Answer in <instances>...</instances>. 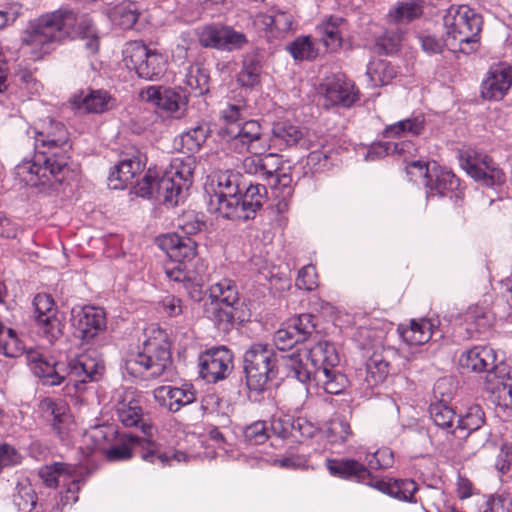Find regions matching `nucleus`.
I'll return each instance as SVG.
<instances>
[{
	"label": "nucleus",
	"mask_w": 512,
	"mask_h": 512,
	"mask_svg": "<svg viewBox=\"0 0 512 512\" xmlns=\"http://www.w3.org/2000/svg\"><path fill=\"white\" fill-rule=\"evenodd\" d=\"M209 76L198 64H191L185 68L184 84L195 95H203L208 92Z\"/></svg>",
	"instance_id": "49"
},
{
	"label": "nucleus",
	"mask_w": 512,
	"mask_h": 512,
	"mask_svg": "<svg viewBox=\"0 0 512 512\" xmlns=\"http://www.w3.org/2000/svg\"><path fill=\"white\" fill-rule=\"evenodd\" d=\"M437 327L435 321L427 318L412 319L408 325L398 326V333L404 343L409 346H420L427 343Z\"/></svg>",
	"instance_id": "35"
},
{
	"label": "nucleus",
	"mask_w": 512,
	"mask_h": 512,
	"mask_svg": "<svg viewBox=\"0 0 512 512\" xmlns=\"http://www.w3.org/2000/svg\"><path fill=\"white\" fill-rule=\"evenodd\" d=\"M70 104L75 112L82 114H101L116 105V100L105 90H90L74 95Z\"/></svg>",
	"instance_id": "31"
},
{
	"label": "nucleus",
	"mask_w": 512,
	"mask_h": 512,
	"mask_svg": "<svg viewBox=\"0 0 512 512\" xmlns=\"http://www.w3.org/2000/svg\"><path fill=\"white\" fill-rule=\"evenodd\" d=\"M196 159L192 155L174 157L160 178L159 189L165 193V203L176 205L185 197L193 183Z\"/></svg>",
	"instance_id": "11"
},
{
	"label": "nucleus",
	"mask_w": 512,
	"mask_h": 512,
	"mask_svg": "<svg viewBox=\"0 0 512 512\" xmlns=\"http://www.w3.org/2000/svg\"><path fill=\"white\" fill-rule=\"evenodd\" d=\"M290 329L298 333L299 341H305L307 337L313 332L315 324L312 321L310 314H301L290 318L287 323Z\"/></svg>",
	"instance_id": "60"
},
{
	"label": "nucleus",
	"mask_w": 512,
	"mask_h": 512,
	"mask_svg": "<svg viewBox=\"0 0 512 512\" xmlns=\"http://www.w3.org/2000/svg\"><path fill=\"white\" fill-rule=\"evenodd\" d=\"M351 435L349 423L340 417L332 419L327 426L326 436L331 443H343Z\"/></svg>",
	"instance_id": "59"
},
{
	"label": "nucleus",
	"mask_w": 512,
	"mask_h": 512,
	"mask_svg": "<svg viewBox=\"0 0 512 512\" xmlns=\"http://www.w3.org/2000/svg\"><path fill=\"white\" fill-rule=\"evenodd\" d=\"M33 306L38 331L53 343L62 336L65 327L53 298L48 294H37L34 297Z\"/></svg>",
	"instance_id": "20"
},
{
	"label": "nucleus",
	"mask_w": 512,
	"mask_h": 512,
	"mask_svg": "<svg viewBox=\"0 0 512 512\" xmlns=\"http://www.w3.org/2000/svg\"><path fill=\"white\" fill-rule=\"evenodd\" d=\"M140 98L164 112L179 118L186 106V97L172 88L148 86L139 93Z\"/></svg>",
	"instance_id": "25"
},
{
	"label": "nucleus",
	"mask_w": 512,
	"mask_h": 512,
	"mask_svg": "<svg viewBox=\"0 0 512 512\" xmlns=\"http://www.w3.org/2000/svg\"><path fill=\"white\" fill-rule=\"evenodd\" d=\"M278 356L271 346L263 343L252 344L244 354L246 383L251 391L261 392L275 377Z\"/></svg>",
	"instance_id": "9"
},
{
	"label": "nucleus",
	"mask_w": 512,
	"mask_h": 512,
	"mask_svg": "<svg viewBox=\"0 0 512 512\" xmlns=\"http://www.w3.org/2000/svg\"><path fill=\"white\" fill-rule=\"evenodd\" d=\"M197 36L201 46L227 52L242 49L248 43L244 33L231 26L215 23L199 28Z\"/></svg>",
	"instance_id": "19"
},
{
	"label": "nucleus",
	"mask_w": 512,
	"mask_h": 512,
	"mask_svg": "<svg viewBox=\"0 0 512 512\" xmlns=\"http://www.w3.org/2000/svg\"><path fill=\"white\" fill-rule=\"evenodd\" d=\"M485 423V415L479 405H472L466 412L457 418L455 431L459 438L467 437L471 432L480 429Z\"/></svg>",
	"instance_id": "42"
},
{
	"label": "nucleus",
	"mask_w": 512,
	"mask_h": 512,
	"mask_svg": "<svg viewBox=\"0 0 512 512\" xmlns=\"http://www.w3.org/2000/svg\"><path fill=\"white\" fill-rule=\"evenodd\" d=\"M26 359L33 374L48 386L60 385L68 378L77 388V383L98 380L105 370L104 362L96 351L82 353L68 363L48 360L35 350H28Z\"/></svg>",
	"instance_id": "2"
},
{
	"label": "nucleus",
	"mask_w": 512,
	"mask_h": 512,
	"mask_svg": "<svg viewBox=\"0 0 512 512\" xmlns=\"http://www.w3.org/2000/svg\"><path fill=\"white\" fill-rule=\"evenodd\" d=\"M512 499L507 494H500L489 497L485 503L480 506L478 512H511Z\"/></svg>",
	"instance_id": "64"
},
{
	"label": "nucleus",
	"mask_w": 512,
	"mask_h": 512,
	"mask_svg": "<svg viewBox=\"0 0 512 512\" xmlns=\"http://www.w3.org/2000/svg\"><path fill=\"white\" fill-rule=\"evenodd\" d=\"M232 366V354L223 346L211 348L199 356L200 376L209 383L224 379Z\"/></svg>",
	"instance_id": "22"
},
{
	"label": "nucleus",
	"mask_w": 512,
	"mask_h": 512,
	"mask_svg": "<svg viewBox=\"0 0 512 512\" xmlns=\"http://www.w3.org/2000/svg\"><path fill=\"white\" fill-rule=\"evenodd\" d=\"M166 333L161 330L153 332L141 348L131 351L125 358L124 367L133 377L143 379L158 378L171 367L172 359Z\"/></svg>",
	"instance_id": "5"
},
{
	"label": "nucleus",
	"mask_w": 512,
	"mask_h": 512,
	"mask_svg": "<svg viewBox=\"0 0 512 512\" xmlns=\"http://www.w3.org/2000/svg\"><path fill=\"white\" fill-rule=\"evenodd\" d=\"M155 400L171 412H177L182 407L193 403L196 399L194 388L185 383L179 387L159 386L153 391Z\"/></svg>",
	"instance_id": "32"
},
{
	"label": "nucleus",
	"mask_w": 512,
	"mask_h": 512,
	"mask_svg": "<svg viewBox=\"0 0 512 512\" xmlns=\"http://www.w3.org/2000/svg\"><path fill=\"white\" fill-rule=\"evenodd\" d=\"M366 74L371 85L378 87L389 84L397 72L388 61L375 59L369 62Z\"/></svg>",
	"instance_id": "46"
},
{
	"label": "nucleus",
	"mask_w": 512,
	"mask_h": 512,
	"mask_svg": "<svg viewBox=\"0 0 512 512\" xmlns=\"http://www.w3.org/2000/svg\"><path fill=\"white\" fill-rule=\"evenodd\" d=\"M145 168L142 154L133 150L121 155L119 162L110 172L108 180L113 189H123Z\"/></svg>",
	"instance_id": "28"
},
{
	"label": "nucleus",
	"mask_w": 512,
	"mask_h": 512,
	"mask_svg": "<svg viewBox=\"0 0 512 512\" xmlns=\"http://www.w3.org/2000/svg\"><path fill=\"white\" fill-rule=\"evenodd\" d=\"M73 325L81 338L90 342L106 329V313L100 307L84 306L72 310Z\"/></svg>",
	"instance_id": "26"
},
{
	"label": "nucleus",
	"mask_w": 512,
	"mask_h": 512,
	"mask_svg": "<svg viewBox=\"0 0 512 512\" xmlns=\"http://www.w3.org/2000/svg\"><path fill=\"white\" fill-rule=\"evenodd\" d=\"M25 351V346L17 333L0 322V354L8 358H17Z\"/></svg>",
	"instance_id": "48"
},
{
	"label": "nucleus",
	"mask_w": 512,
	"mask_h": 512,
	"mask_svg": "<svg viewBox=\"0 0 512 512\" xmlns=\"http://www.w3.org/2000/svg\"><path fill=\"white\" fill-rule=\"evenodd\" d=\"M283 365L287 376L297 379L305 384L318 369L338 367L340 356L336 346L326 340L314 344L312 347L299 348L291 354L282 355Z\"/></svg>",
	"instance_id": "7"
},
{
	"label": "nucleus",
	"mask_w": 512,
	"mask_h": 512,
	"mask_svg": "<svg viewBox=\"0 0 512 512\" xmlns=\"http://www.w3.org/2000/svg\"><path fill=\"white\" fill-rule=\"evenodd\" d=\"M270 149L283 151L287 148L300 144L306 149L311 145L304 139V130L290 121H277L272 125L271 133L268 134Z\"/></svg>",
	"instance_id": "30"
},
{
	"label": "nucleus",
	"mask_w": 512,
	"mask_h": 512,
	"mask_svg": "<svg viewBox=\"0 0 512 512\" xmlns=\"http://www.w3.org/2000/svg\"><path fill=\"white\" fill-rule=\"evenodd\" d=\"M117 419L125 427H136L142 423L143 410L139 395L133 388L116 390L113 396Z\"/></svg>",
	"instance_id": "27"
},
{
	"label": "nucleus",
	"mask_w": 512,
	"mask_h": 512,
	"mask_svg": "<svg viewBox=\"0 0 512 512\" xmlns=\"http://www.w3.org/2000/svg\"><path fill=\"white\" fill-rule=\"evenodd\" d=\"M76 14L65 8L55 10L31 20L22 35V43L41 54L53 44L69 37L74 31Z\"/></svg>",
	"instance_id": "4"
},
{
	"label": "nucleus",
	"mask_w": 512,
	"mask_h": 512,
	"mask_svg": "<svg viewBox=\"0 0 512 512\" xmlns=\"http://www.w3.org/2000/svg\"><path fill=\"white\" fill-rule=\"evenodd\" d=\"M231 151L244 154H263L270 150V140L258 120H245L241 125L223 128Z\"/></svg>",
	"instance_id": "12"
},
{
	"label": "nucleus",
	"mask_w": 512,
	"mask_h": 512,
	"mask_svg": "<svg viewBox=\"0 0 512 512\" xmlns=\"http://www.w3.org/2000/svg\"><path fill=\"white\" fill-rule=\"evenodd\" d=\"M424 128L425 118L423 115L407 118L387 126L383 131L384 137L397 141H386L372 145L366 154V160L373 161L389 154H396L409 163L407 161L408 157H412L417 150L410 138L421 135Z\"/></svg>",
	"instance_id": "8"
},
{
	"label": "nucleus",
	"mask_w": 512,
	"mask_h": 512,
	"mask_svg": "<svg viewBox=\"0 0 512 512\" xmlns=\"http://www.w3.org/2000/svg\"><path fill=\"white\" fill-rule=\"evenodd\" d=\"M27 133L29 137L34 138L35 151L53 159L63 156L65 158V171L68 170L67 152L70 149V144L68 131L63 124L49 120L48 123L43 122L41 128H29Z\"/></svg>",
	"instance_id": "14"
},
{
	"label": "nucleus",
	"mask_w": 512,
	"mask_h": 512,
	"mask_svg": "<svg viewBox=\"0 0 512 512\" xmlns=\"http://www.w3.org/2000/svg\"><path fill=\"white\" fill-rule=\"evenodd\" d=\"M241 175L231 170L218 172L210 183L211 195L208 209L211 213L225 218L231 214L232 206L241 195Z\"/></svg>",
	"instance_id": "15"
},
{
	"label": "nucleus",
	"mask_w": 512,
	"mask_h": 512,
	"mask_svg": "<svg viewBox=\"0 0 512 512\" xmlns=\"http://www.w3.org/2000/svg\"><path fill=\"white\" fill-rule=\"evenodd\" d=\"M422 14L419 0H405L389 11L388 18L394 23H407Z\"/></svg>",
	"instance_id": "54"
},
{
	"label": "nucleus",
	"mask_w": 512,
	"mask_h": 512,
	"mask_svg": "<svg viewBox=\"0 0 512 512\" xmlns=\"http://www.w3.org/2000/svg\"><path fill=\"white\" fill-rule=\"evenodd\" d=\"M261 74V65L255 58H246L243 61L242 69L238 74V82L247 88H252L259 84Z\"/></svg>",
	"instance_id": "58"
},
{
	"label": "nucleus",
	"mask_w": 512,
	"mask_h": 512,
	"mask_svg": "<svg viewBox=\"0 0 512 512\" xmlns=\"http://www.w3.org/2000/svg\"><path fill=\"white\" fill-rule=\"evenodd\" d=\"M69 37H79L83 39L84 47L90 52L95 53L99 48V40L96 36L95 28L89 18L76 16V23L74 24V31Z\"/></svg>",
	"instance_id": "53"
},
{
	"label": "nucleus",
	"mask_w": 512,
	"mask_h": 512,
	"mask_svg": "<svg viewBox=\"0 0 512 512\" xmlns=\"http://www.w3.org/2000/svg\"><path fill=\"white\" fill-rule=\"evenodd\" d=\"M287 50L295 60H310L318 55V49L311 37H298L287 46Z\"/></svg>",
	"instance_id": "57"
},
{
	"label": "nucleus",
	"mask_w": 512,
	"mask_h": 512,
	"mask_svg": "<svg viewBox=\"0 0 512 512\" xmlns=\"http://www.w3.org/2000/svg\"><path fill=\"white\" fill-rule=\"evenodd\" d=\"M38 413L62 441L68 438L75 427L69 406L63 400L42 399L38 404Z\"/></svg>",
	"instance_id": "21"
},
{
	"label": "nucleus",
	"mask_w": 512,
	"mask_h": 512,
	"mask_svg": "<svg viewBox=\"0 0 512 512\" xmlns=\"http://www.w3.org/2000/svg\"><path fill=\"white\" fill-rule=\"evenodd\" d=\"M459 365L468 372H486L484 388L491 401L500 407L512 406V371L506 364L497 363L493 348L477 345L467 349L461 353Z\"/></svg>",
	"instance_id": "3"
},
{
	"label": "nucleus",
	"mask_w": 512,
	"mask_h": 512,
	"mask_svg": "<svg viewBox=\"0 0 512 512\" xmlns=\"http://www.w3.org/2000/svg\"><path fill=\"white\" fill-rule=\"evenodd\" d=\"M460 163L470 177L487 187L500 185L505 180L502 170L485 153L467 149L461 153Z\"/></svg>",
	"instance_id": "18"
},
{
	"label": "nucleus",
	"mask_w": 512,
	"mask_h": 512,
	"mask_svg": "<svg viewBox=\"0 0 512 512\" xmlns=\"http://www.w3.org/2000/svg\"><path fill=\"white\" fill-rule=\"evenodd\" d=\"M159 247L168 257L181 264L191 261L197 254L196 242L187 237L182 238L176 234H168L159 238Z\"/></svg>",
	"instance_id": "34"
},
{
	"label": "nucleus",
	"mask_w": 512,
	"mask_h": 512,
	"mask_svg": "<svg viewBox=\"0 0 512 512\" xmlns=\"http://www.w3.org/2000/svg\"><path fill=\"white\" fill-rule=\"evenodd\" d=\"M395 351L391 348L381 351L376 349L366 362V375L365 383L368 388H372L382 383L390 372V356L394 355Z\"/></svg>",
	"instance_id": "36"
},
{
	"label": "nucleus",
	"mask_w": 512,
	"mask_h": 512,
	"mask_svg": "<svg viewBox=\"0 0 512 512\" xmlns=\"http://www.w3.org/2000/svg\"><path fill=\"white\" fill-rule=\"evenodd\" d=\"M263 203L255 200L246 191L242 196L237 197V204L233 205L231 214L226 219L246 221L254 217L255 213L262 207Z\"/></svg>",
	"instance_id": "50"
},
{
	"label": "nucleus",
	"mask_w": 512,
	"mask_h": 512,
	"mask_svg": "<svg viewBox=\"0 0 512 512\" xmlns=\"http://www.w3.org/2000/svg\"><path fill=\"white\" fill-rule=\"evenodd\" d=\"M245 441L250 445L263 444L269 437L265 422L256 421L247 426L243 431Z\"/></svg>",
	"instance_id": "63"
},
{
	"label": "nucleus",
	"mask_w": 512,
	"mask_h": 512,
	"mask_svg": "<svg viewBox=\"0 0 512 512\" xmlns=\"http://www.w3.org/2000/svg\"><path fill=\"white\" fill-rule=\"evenodd\" d=\"M294 25V16L280 9L273 8L267 12H259L253 17L254 28L269 40L283 38L294 30Z\"/></svg>",
	"instance_id": "23"
},
{
	"label": "nucleus",
	"mask_w": 512,
	"mask_h": 512,
	"mask_svg": "<svg viewBox=\"0 0 512 512\" xmlns=\"http://www.w3.org/2000/svg\"><path fill=\"white\" fill-rule=\"evenodd\" d=\"M243 169L247 174L262 178L272 189L289 187L292 181L283 167L280 156L274 153L246 157L243 160Z\"/></svg>",
	"instance_id": "17"
},
{
	"label": "nucleus",
	"mask_w": 512,
	"mask_h": 512,
	"mask_svg": "<svg viewBox=\"0 0 512 512\" xmlns=\"http://www.w3.org/2000/svg\"><path fill=\"white\" fill-rule=\"evenodd\" d=\"M365 461L371 469H386L393 465V453L388 448L378 449L373 453L368 452L365 456Z\"/></svg>",
	"instance_id": "62"
},
{
	"label": "nucleus",
	"mask_w": 512,
	"mask_h": 512,
	"mask_svg": "<svg viewBox=\"0 0 512 512\" xmlns=\"http://www.w3.org/2000/svg\"><path fill=\"white\" fill-rule=\"evenodd\" d=\"M126 65L133 68L137 75L147 80H156L167 69V58L156 50L149 49L141 41H132L124 50Z\"/></svg>",
	"instance_id": "16"
},
{
	"label": "nucleus",
	"mask_w": 512,
	"mask_h": 512,
	"mask_svg": "<svg viewBox=\"0 0 512 512\" xmlns=\"http://www.w3.org/2000/svg\"><path fill=\"white\" fill-rule=\"evenodd\" d=\"M371 486L406 502H415L414 494L418 489L417 484L411 479H374Z\"/></svg>",
	"instance_id": "38"
},
{
	"label": "nucleus",
	"mask_w": 512,
	"mask_h": 512,
	"mask_svg": "<svg viewBox=\"0 0 512 512\" xmlns=\"http://www.w3.org/2000/svg\"><path fill=\"white\" fill-rule=\"evenodd\" d=\"M342 21V18L331 17L316 27V32L320 37V42L329 51H334L341 46L339 26Z\"/></svg>",
	"instance_id": "45"
},
{
	"label": "nucleus",
	"mask_w": 512,
	"mask_h": 512,
	"mask_svg": "<svg viewBox=\"0 0 512 512\" xmlns=\"http://www.w3.org/2000/svg\"><path fill=\"white\" fill-rule=\"evenodd\" d=\"M325 97L333 105L349 107L357 100V93L351 82L334 78L326 85Z\"/></svg>",
	"instance_id": "40"
},
{
	"label": "nucleus",
	"mask_w": 512,
	"mask_h": 512,
	"mask_svg": "<svg viewBox=\"0 0 512 512\" xmlns=\"http://www.w3.org/2000/svg\"><path fill=\"white\" fill-rule=\"evenodd\" d=\"M113 24L122 29H131L138 20L139 8L135 2L123 1L108 13Z\"/></svg>",
	"instance_id": "44"
},
{
	"label": "nucleus",
	"mask_w": 512,
	"mask_h": 512,
	"mask_svg": "<svg viewBox=\"0 0 512 512\" xmlns=\"http://www.w3.org/2000/svg\"><path fill=\"white\" fill-rule=\"evenodd\" d=\"M482 25V16L468 5H451L444 16L447 49L464 54L476 51Z\"/></svg>",
	"instance_id": "6"
},
{
	"label": "nucleus",
	"mask_w": 512,
	"mask_h": 512,
	"mask_svg": "<svg viewBox=\"0 0 512 512\" xmlns=\"http://www.w3.org/2000/svg\"><path fill=\"white\" fill-rule=\"evenodd\" d=\"M326 467L332 476L346 480H355L371 486L373 478L369 470L352 458L327 459Z\"/></svg>",
	"instance_id": "33"
},
{
	"label": "nucleus",
	"mask_w": 512,
	"mask_h": 512,
	"mask_svg": "<svg viewBox=\"0 0 512 512\" xmlns=\"http://www.w3.org/2000/svg\"><path fill=\"white\" fill-rule=\"evenodd\" d=\"M429 412L436 426L446 430L448 433H457L454 426L457 417L451 406L443 401H439L430 405Z\"/></svg>",
	"instance_id": "51"
},
{
	"label": "nucleus",
	"mask_w": 512,
	"mask_h": 512,
	"mask_svg": "<svg viewBox=\"0 0 512 512\" xmlns=\"http://www.w3.org/2000/svg\"><path fill=\"white\" fill-rule=\"evenodd\" d=\"M388 324L380 319L368 318L353 333V339L362 349L381 344L387 332Z\"/></svg>",
	"instance_id": "37"
},
{
	"label": "nucleus",
	"mask_w": 512,
	"mask_h": 512,
	"mask_svg": "<svg viewBox=\"0 0 512 512\" xmlns=\"http://www.w3.org/2000/svg\"><path fill=\"white\" fill-rule=\"evenodd\" d=\"M210 297L228 308H233L239 301V293L234 280L223 278L209 288Z\"/></svg>",
	"instance_id": "43"
},
{
	"label": "nucleus",
	"mask_w": 512,
	"mask_h": 512,
	"mask_svg": "<svg viewBox=\"0 0 512 512\" xmlns=\"http://www.w3.org/2000/svg\"><path fill=\"white\" fill-rule=\"evenodd\" d=\"M247 111V102L244 98L238 99L234 102H228L220 111V118L224 121L226 126L230 128L234 125H241L244 121V113Z\"/></svg>",
	"instance_id": "56"
},
{
	"label": "nucleus",
	"mask_w": 512,
	"mask_h": 512,
	"mask_svg": "<svg viewBox=\"0 0 512 512\" xmlns=\"http://www.w3.org/2000/svg\"><path fill=\"white\" fill-rule=\"evenodd\" d=\"M495 322V315L488 305L469 306L461 315L460 325L468 338H479L487 334Z\"/></svg>",
	"instance_id": "29"
},
{
	"label": "nucleus",
	"mask_w": 512,
	"mask_h": 512,
	"mask_svg": "<svg viewBox=\"0 0 512 512\" xmlns=\"http://www.w3.org/2000/svg\"><path fill=\"white\" fill-rule=\"evenodd\" d=\"M160 178L155 170L148 169L142 180L134 186V193L143 198L156 197L165 203V193L159 189Z\"/></svg>",
	"instance_id": "52"
},
{
	"label": "nucleus",
	"mask_w": 512,
	"mask_h": 512,
	"mask_svg": "<svg viewBox=\"0 0 512 512\" xmlns=\"http://www.w3.org/2000/svg\"><path fill=\"white\" fill-rule=\"evenodd\" d=\"M203 215L193 211L184 213L178 219V227L187 235H194L205 227Z\"/></svg>",
	"instance_id": "61"
},
{
	"label": "nucleus",
	"mask_w": 512,
	"mask_h": 512,
	"mask_svg": "<svg viewBox=\"0 0 512 512\" xmlns=\"http://www.w3.org/2000/svg\"><path fill=\"white\" fill-rule=\"evenodd\" d=\"M116 434L112 425L90 427L83 434V446L80 449L86 455L100 451L112 462L129 460L134 451H137L144 461L161 466L172 465L173 462H186L189 459V456L182 451H162L154 441L130 434L122 435L121 445L109 446Z\"/></svg>",
	"instance_id": "1"
},
{
	"label": "nucleus",
	"mask_w": 512,
	"mask_h": 512,
	"mask_svg": "<svg viewBox=\"0 0 512 512\" xmlns=\"http://www.w3.org/2000/svg\"><path fill=\"white\" fill-rule=\"evenodd\" d=\"M65 172L63 156L53 159L37 151L33 160L24 159L15 167V175L20 181L31 186L44 185L52 180L61 182Z\"/></svg>",
	"instance_id": "13"
},
{
	"label": "nucleus",
	"mask_w": 512,
	"mask_h": 512,
	"mask_svg": "<svg viewBox=\"0 0 512 512\" xmlns=\"http://www.w3.org/2000/svg\"><path fill=\"white\" fill-rule=\"evenodd\" d=\"M79 467L72 464L54 463L40 469L39 475L48 487H55L66 482L79 473Z\"/></svg>",
	"instance_id": "41"
},
{
	"label": "nucleus",
	"mask_w": 512,
	"mask_h": 512,
	"mask_svg": "<svg viewBox=\"0 0 512 512\" xmlns=\"http://www.w3.org/2000/svg\"><path fill=\"white\" fill-rule=\"evenodd\" d=\"M317 385L327 394L339 395L348 387L349 381L338 367L322 368L312 373Z\"/></svg>",
	"instance_id": "39"
},
{
	"label": "nucleus",
	"mask_w": 512,
	"mask_h": 512,
	"mask_svg": "<svg viewBox=\"0 0 512 512\" xmlns=\"http://www.w3.org/2000/svg\"><path fill=\"white\" fill-rule=\"evenodd\" d=\"M405 170L411 181H416L417 178L425 180L427 198L451 197L460 186L459 179L450 170L440 167L435 162L411 161L406 164Z\"/></svg>",
	"instance_id": "10"
},
{
	"label": "nucleus",
	"mask_w": 512,
	"mask_h": 512,
	"mask_svg": "<svg viewBox=\"0 0 512 512\" xmlns=\"http://www.w3.org/2000/svg\"><path fill=\"white\" fill-rule=\"evenodd\" d=\"M13 503L19 512H43L41 505L37 504L35 491L28 484L17 487V492L13 496Z\"/></svg>",
	"instance_id": "55"
},
{
	"label": "nucleus",
	"mask_w": 512,
	"mask_h": 512,
	"mask_svg": "<svg viewBox=\"0 0 512 512\" xmlns=\"http://www.w3.org/2000/svg\"><path fill=\"white\" fill-rule=\"evenodd\" d=\"M207 138V131L200 126L182 133L175 139V147L187 155L198 152Z\"/></svg>",
	"instance_id": "47"
},
{
	"label": "nucleus",
	"mask_w": 512,
	"mask_h": 512,
	"mask_svg": "<svg viewBox=\"0 0 512 512\" xmlns=\"http://www.w3.org/2000/svg\"><path fill=\"white\" fill-rule=\"evenodd\" d=\"M512 87V64L499 62L490 66L481 83V97L488 101L502 100Z\"/></svg>",
	"instance_id": "24"
}]
</instances>
